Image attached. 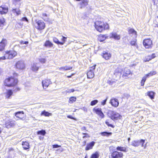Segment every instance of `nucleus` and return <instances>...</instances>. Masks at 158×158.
Wrapping results in <instances>:
<instances>
[{"mask_svg":"<svg viewBox=\"0 0 158 158\" xmlns=\"http://www.w3.org/2000/svg\"><path fill=\"white\" fill-rule=\"evenodd\" d=\"M95 27L97 31L101 32L103 31L108 29L109 25L106 23L97 21L95 23Z\"/></svg>","mask_w":158,"mask_h":158,"instance_id":"f257e3e1","label":"nucleus"},{"mask_svg":"<svg viewBox=\"0 0 158 158\" xmlns=\"http://www.w3.org/2000/svg\"><path fill=\"white\" fill-rule=\"evenodd\" d=\"M20 5V0H13L11 12L16 15H20L21 14V11L19 7Z\"/></svg>","mask_w":158,"mask_h":158,"instance_id":"f03ea898","label":"nucleus"},{"mask_svg":"<svg viewBox=\"0 0 158 158\" xmlns=\"http://www.w3.org/2000/svg\"><path fill=\"white\" fill-rule=\"evenodd\" d=\"M18 81L17 79L14 78L12 77H10L5 79L4 81V83L5 86L11 87L16 85Z\"/></svg>","mask_w":158,"mask_h":158,"instance_id":"7ed1b4c3","label":"nucleus"},{"mask_svg":"<svg viewBox=\"0 0 158 158\" xmlns=\"http://www.w3.org/2000/svg\"><path fill=\"white\" fill-rule=\"evenodd\" d=\"M108 114L111 119L113 120L120 118V114L115 111L110 110L108 111Z\"/></svg>","mask_w":158,"mask_h":158,"instance_id":"20e7f679","label":"nucleus"},{"mask_svg":"<svg viewBox=\"0 0 158 158\" xmlns=\"http://www.w3.org/2000/svg\"><path fill=\"white\" fill-rule=\"evenodd\" d=\"M35 22V26L36 29L39 30H42L44 28L45 24L43 21L41 20L36 19Z\"/></svg>","mask_w":158,"mask_h":158,"instance_id":"39448f33","label":"nucleus"},{"mask_svg":"<svg viewBox=\"0 0 158 158\" xmlns=\"http://www.w3.org/2000/svg\"><path fill=\"white\" fill-rule=\"evenodd\" d=\"M17 55V52L14 50H10L6 52L5 56H4L6 59H12Z\"/></svg>","mask_w":158,"mask_h":158,"instance_id":"423d86ee","label":"nucleus"},{"mask_svg":"<svg viewBox=\"0 0 158 158\" xmlns=\"http://www.w3.org/2000/svg\"><path fill=\"white\" fill-rule=\"evenodd\" d=\"M143 44L146 48H150L152 47V41L150 39H148L144 40Z\"/></svg>","mask_w":158,"mask_h":158,"instance_id":"0eeeda50","label":"nucleus"},{"mask_svg":"<svg viewBox=\"0 0 158 158\" xmlns=\"http://www.w3.org/2000/svg\"><path fill=\"white\" fill-rule=\"evenodd\" d=\"M145 142V140L142 139L140 140H134L132 142L131 145L135 147H138L140 144L143 147V145Z\"/></svg>","mask_w":158,"mask_h":158,"instance_id":"6e6552de","label":"nucleus"},{"mask_svg":"<svg viewBox=\"0 0 158 158\" xmlns=\"http://www.w3.org/2000/svg\"><path fill=\"white\" fill-rule=\"evenodd\" d=\"M16 68L19 69H23L25 68V64L23 61H18L15 65Z\"/></svg>","mask_w":158,"mask_h":158,"instance_id":"1a4fd4ad","label":"nucleus"},{"mask_svg":"<svg viewBox=\"0 0 158 158\" xmlns=\"http://www.w3.org/2000/svg\"><path fill=\"white\" fill-rule=\"evenodd\" d=\"M110 103L111 104L112 106L115 107H117L119 104L118 100L114 98H113L111 99Z\"/></svg>","mask_w":158,"mask_h":158,"instance_id":"9d476101","label":"nucleus"},{"mask_svg":"<svg viewBox=\"0 0 158 158\" xmlns=\"http://www.w3.org/2000/svg\"><path fill=\"white\" fill-rule=\"evenodd\" d=\"M111 156L113 158H121L123 156V153L121 152L114 151L112 153Z\"/></svg>","mask_w":158,"mask_h":158,"instance_id":"9b49d317","label":"nucleus"},{"mask_svg":"<svg viewBox=\"0 0 158 158\" xmlns=\"http://www.w3.org/2000/svg\"><path fill=\"white\" fill-rule=\"evenodd\" d=\"M102 56L106 60H108L111 57V54L108 51H103Z\"/></svg>","mask_w":158,"mask_h":158,"instance_id":"f8f14e48","label":"nucleus"},{"mask_svg":"<svg viewBox=\"0 0 158 158\" xmlns=\"http://www.w3.org/2000/svg\"><path fill=\"white\" fill-rule=\"evenodd\" d=\"M8 10V7L5 6H2L0 7V13L1 14L6 13Z\"/></svg>","mask_w":158,"mask_h":158,"instance_id":"ddd939ff","label":"nucleus"},{"mask_svg":"<svg viewBox=\"0 0 158 158\" xmlns=\"http://www.w3.org/2000/svg\"><path fill=\"white\" fill-rule=\"evenodd\" d=\"M7 43V40L6 39H3L0 42V51L3 50L5 48Z\"/></svg>","mask_w":158,"mask_h":158,"instance_id":"4468645a","label":"nucleus"},{"mask_svg":"<svg viewBox=\"0 0 158 158\" xmlns=\"http://www.w3.org/2000/svg\"><path fill=\"white\" fill-rule=\"evenodd\" d=\"M5 127L9 128L13 127L14 125V123L13 121L8 120L5 122Z\"/></svg>","mask_w":158,"mask_h":158,"instance_id":"2eb2a0df","label":"nucleus"},{"mask_svg":"<svg viewBox=\"0 0 158 158\" xmlns=\"http://www.w3.org/2000/svg\"><path fill=\"white\" fill-rule=\"evenodd\" d=\"M94 110L95 111L96 113L99 115L102 118H104V115L102 112L101 108H94Z\"/></svg>","mask_w":158,"mask_h":158,"instance_id":"dca6fc26","label":"nucleus"},{"mask_svg":"<svg viewBox=\"0 0 158 158\" xmlns=\"http://www.w3.org/2000/svg\"><path fill=\"white\" fill-rule=\"evenodd\" d=\"M15 115L17 117L22 119L24 117V113L23 111H19L15 113Z\"/></svg>","mask_w":158,"mask_h":158,"instance_id":"f3484780","label":"nucleus"},{"mask_svg":"<svg viewBox=\"0 0 158 158\" xmlns=\"http://www.w3.org/2000/svg\"><path fill=\"white\" fill-rule=\"evenodd\" d=\"M95 142L94 141H92L89 143H87L85 148V150L88 151L89 150L92 149L93 147L94 146Z\"/></svg>","mask_w":158,"mask_h":158,"instance_id":"a211bd4d","label":"nucleus"},{"mask_svg":"<svg viewBox=\"0 0 158 158\" xmlns=\"http://www.w3.org/2000/svg\"><path fill=\"white\" fill-rule=\"evenodd\" d=\"M50 81L48 80H45L42 82V85L44 89H46L49 85Z\"/></svg>","mask_w":158,"mask_h":158,"instance_id":"6ab92c4d","label":"nucleus"},{"mask_svg":"<svg viewBox=\"0 0 158 158\" xmlns=\"http://www.w3.org/2000/svg\"><path fill=\"white\" fill-rule=\"evenodd\" d=\"M111 37L114 38L116 40H119L120 39V36L115 32H112L110 34Z\"/></svg>","mask_w":158,"mask_h":158,"instance_id":"aec40b11","label":"nucleus"},{"mask_svg":"<svg viewBox=\"0 0 158 158\" xmlns=\"http://www.w3.org/2000/svg\"><path fill=\"white\" fill-rule=\"evenodd\" d=\"M22 145L23 148L25 150H27L30 148L29 143L27 141L23 142Z\"/></svg>","mask_w":158,"mask_h":158,"instance_id":"412c9836","label":"nucleus"},{"mask_svg":"<svg viewBox=\"0 0 158 158\" xmlns=\"http://www.w3.org/2000/svg\"><path fill=\"white\" fill-rule=\"evenodd\" d=\"M13 92L11 90L9 89L7 91L6 93L5 97L7 98H10L11 96L12 95Z\"/></svg>","mask_w":158,"mask_h":158,"instance_id":"4be33fe9","label":"nucleus"},{"mask_svg":"<svg viewBox=\"0 0 158 158\" xmlns=\"http://www.w3.org/2000/svg\"><path fill=\"white\" fill-rule=\"evenodd\" d=\"M88 2L86 0H82L80 3V8L82 9L88 5Z\"/></svg>","mask_w":158,"mask_h":158,"instance_id":"5701e85b","label":"nucleus"},{"mask_svg":"<svg viewBox=\"0 0 158 158\" xmlns=\"http://www.w3.org/2000/svg\"><path fill=\"white\" fill-rule=\"evenodd\" d=\"M37 63H34L32 65L31 69L33 71L36 72L38 70L39 67L37 65Z\"/></svg>","mask_w":158,"mask_h":158,"instance_id":"b1692460","label":"nucleus"},{"mask_svg":"<svg viewBox=\"0 0 158 158\" xmlns=\"http://www.w3.org/2000/svg\"><path fill=\"white\" fill-rule=\"evenodd\" d=\"M131 72L130 70L127 68H125L124 72V73L123 74V77H127L128 76L130 75Z\"/></svg>","mask_w":158,"mask_h":158,"instance_id":"393cba45","label":"nucleus"},{"mask_svg":"<svg viewBox=\"0 0 158 158\" xmlns=\"http://www.w3.org/2000/svg\"><path fill=\"white\" fill-rule=\"evenodd\" d=\"M52 115V114L51 113H49L45 110L42 111L40 114L41 116H44L46 117H48L50 116H51Z\"/></svg>","mask_w":158,"mask_h":158,"instance_id":"a878e982","label":"nucleus"},{"mask_svg":"<svg viewBox=\"0 0 158 158\" xmlns=\"http://www.w3.org/2000/svg\"><path fill=\"white\" fill-rule=\"evenodd\" d=\"M94 73L93 71H89L87 73V76L88 78H92L94 77Z\"/></svg>","mask_w":158,"mask_h":158,"instance_id":"bb28decb","label":"nucleus"},{"mask_svg":"<svg viewBox=\"0 0 158 158\" xmlns=\"http://www.w3.org/2000/svg\"><path fill=\"white\" fill-rule=\"evenodd\" d=\"M121 71L119 69H116L114 72V74L115 75L116 77H119L121 75Z\"/></svg>","mask_w":158,"mask_h":158,"instance_id":"cd10ccee","label":"nucleus"},{"mask_svg":"<svg viewBox=\"0 0 158 158\" xmlns=\"http://www.w3.org/2000/svg\"><path fill=\"white\" fill-rule=\"evenodd\" d=\"M53 45V44L49 40L46 41L44 45V46L46 47H52Z\"/></svg>","mask_w":158,"mask_h":158,"instance_id":"c85d7f7f","label":"nucleus"},{"mask_svg":"<svg viewBox=\"0 0 158 158\" xmlns=\"http://www.w3.org/2000/svg\"><path fill=\"white\" fill-rule=\"evenodd\" d=\"M100 134L103 136H106L107 137H108L109 136L111 135L112 134V133L111 132H108L107 131H104L102 132Z\"/></svg>","mask_w":158,"mask_h":158,"instance_id":"c756f323","label":"nucleus"},{"mask_svg":"<svg viewBox=\"0 0 158 158\" xmlns=\"http://www.w3.org/2000/svg\"><path fill=\"white\" fill-rule=\"evenodd\" d=\"M116 149L117 150L124 152H127V149L125 147L118 146Z\"/></svg>","mask_w":158,"mask_h":158,"instance_id":"7c9ffc66","label":"nucleus"},{"mask_svg":"<svg viewBox=\"0 0 158 158\" xmlns=\"http://www.w3.org/2000/svg\"><path fill=\"white\" fill-rule=\"evenodd\" d=\"M148 95L151 99L154 98L155 93L153 91H149L148 93Z\"/></svg>","mask_w":158,"mask_h":158,"instance_id":"2f4dec72","label":"nucleus"},{"mask_svg":"<svg viewBox=\"0 0 158 158\" xmlns=\"http://www.w3.org/2000/svg\"><path fill=\"white\" fill-rule=\"evenodd\" d=\"M99 155L98 152H96L95 153L92 154L90 158H98Z\"/></svg>","mask_w":158,"mask_h":158,"instance_id":"473e14b6","label":"nucleus"},{"mask_svg":"<svg viewBox=\"0 0 158 158\" xmlns=\"http://www.w3.org/2000/svg\"><path fill=\"white\" fill-rule=\"evenodd\" d=\"M53 41L58 44H62L63 43H60L59 40L56 37H54L53 38Z\"/></svg>","mask_w":158,"mask_h":158,"instance_id":"72a5a7b5","label":"nucleus"},{"mask_svg":"<svg viewBox=\"0 0 158 158\" xmlns=\"http://www.w3.org/2000/svg\"><path fill=\"white\" fill-rule=\"evenodd\" d=\"M5 22V20L3 18H0V27H2L4 26Z\"/></svg>","mask_w":158,"mask_h":158,"instance_id":"f704fd0d","label":"nucleus"},{"mask_svg":"<svg viewBox=\"0 0 158 158\" xmlns=\"http://www.w3.org/2000/svg\"><path fill=\"white\" fill-rule=\"evenodd\" d=\"M37 134L38 135H44L46 134V131L45 130H41L38 131L37 132Z\"/></svg>","mask_w":158,"mask_h":158,"instance_id":"c9c22d12","label":"nucleus"},{"mask_svg":"<svg viewBox=\"0 0 158 158\" xmlns=\"http://www.w3.org/2000/svg\"><path fill=\"white\" fill-rule=\"evenodd\" d=\"M129 34H132L135 35H136L137 32L133 29H130L129 30Z\"/></svg>","mask_w":158,"mask_h":158,"instance_id":"e433bc0d","label":"nucleus"},{"mask_svg":"<svg viewBox=\"0 0 158 158\" xmlns=\"http://www.w3.org/2000/svg\"><path fill=\"white\" fill-rule=\"evenodd\" d=\"M67 38L64 36H62V38L61 39L62 42H60V43H63L62 44H60V45H63L64 44L65 42L66 41Z\"/></svg>","mask_w":158,"mask_h":158,"instance_id":"4c0bfd02","label":"nucleus"},{"mask_svg":"<svg viewBox=\"0 0 158 158\" xmlns=\"http://www.w3.org/2000/svg\"><path fill=\"white\" fill-rule=\"evenodd\" d=\"M130 43L131 46H136L137 45V44L136 43V40L134 39L133 40L131 41Z\"/></svg>","mask_w":158,"mask_h":158,"instance_id":"58836bf2","label":"nucleus"},{"mask_svg":"<svg viewBox=\"0 0 158 158\" xmlns=\"http://www.w3.org/2000/svg\"><path fill=\"white\" fill-rule=\"evenodd\" d=\"M98 102V101L97 100H95L92 101L90 103V105L93 106L96 104Z\"/></svg>","mask_w":158,"mask_h":158,"instance_id":"ea45409f","label":"nucleus"},{"mask_svg":"<svg viewBox=\"0 0 158 158\" xmlns=\"http://www.w3.org/2000/svg\"><path fill=\"white\" fill-rule=\"evenodd\" d=\"M39 61L42 63H44L46 61V59L45 58H41L39 59Z\"/></svg>","mask_w":158,"mask_h":158,"instance_id":"a19ab883","label":"nucleus"},{"mask_svg":"<svg viewBox=\"0 0 158 158\" xmlns=\"http://www.w3.org/2000/svg\"><path fill=\"white\" fill-rule=\"evenodd\" d=\"M76 98L75 97H72L69 99V101L71 102H75L76 101Z\"/></svg>","mask_w":158,"mask_h":158,"instance_id":"79ce46f5","label":"nucleus"},{"mask_svg":"<svg viewBox=\"0 0 158 158\" xmlns=\"http://www.w3.org/2000/svg\"><path fill=\"white\" fill-rule=\"evenodd\" d=\"M82 134L83 135H84L82 137L83 138V139H84L85 138H89L90 137V136L87 133H82Z\"/></svg>","mask_w":158,"mask_h":158,"instance_id":"37998d69","label":"nucleus"},{"mask_svg":"<svg viewBox=\"0 0 158 158\" xmlns=\"http://www.w3.org/2000/svg\"><path fill=\"white\" fill-rule=\"evenodd\" d=\"M105 123L108 127H110L112 128H114V127L113 125L110 124L109 122L107 121H106Z\"/></svg>","mask_w":158,"mask_h":158,"instance_id":"c03bdc74","label":"nucleus"},{"mask_svg":"<svg viewBox=\"0 0 158 158\" xmlns=\"http://www.w3.org/2000/svg\"><path fill=\"white\" fill-rule=\"evenodd\" d=\"M64 68V70H70L72 69V67H69L67 66H65Z\"/></svg>","mask_w":158,"mask_h":158,"instance_id":"a18cd8bd","label":"nucleus"},{"mask_svg":"<svg viewBox=\"0 0 158 158\" xmlns=\"http://www.w3.org/2000/svg\"><path fill=\"white\" fill-rule=\"evenodd\" d=\"M96 65H94L92 67H91L89 68V71H93L94 72L96 67Z\"/></svg>","mask_w":158,"mask_h":158,"instance_id":"49530a36","label":"nucleus"},{"mask_svg":"<svg viewBox=\"0 0 158 158\" xmlns=\"http://www.w3.org/2000/svg\"><path fill=\"white\" fill-rule=\"evenodd\" d=\"M156 57V56H155V54H153L151 56V57H150V58H149V59L148 60H147L146 61H148L149 60H151L152 59Z\"/></svg>","mask_w":158,"mask_h":158,"instance_id":"de8ad7c7","label":"nucleus"},{"mask_svg":"<svg viewBox=\"0 0 158 158\" xmlns=\"http://www.w3.org/2000/svg\"><path fill=\"white\" fill-rule=\"evenodd\" d=\"M107 97L106 98L103 100L102 102H101V104L103 106H104L106 104V102L107 101Z\"/></svg>","mask_w":158,"mask_h":158,"instance_id":"09e8293b","label":"nucleus"},{"mask_svg":"<svg viewBox=\"0 0 158 158\" xmlns=\"http://www.w3.org/2000/svg\"><path fill=\"white\" fill-rule=\"evenodd\" d=\"M20 43L21 44H28V42L27 41H24L23 40H21L20 42Z\"/></svg>","mask_w":158,"mask_h":158,"instance_id":"8fccbe9b","label":"nucleus"},{"mask_svg":"<svg viewBox=\"0 0 158 158\" xmlns=\"http://www.w3.org/2000/svg\"><path fill=\"white\" fill-rule=\"evenodd\" d=\"M21 20L23 21H25L27 22H28L27 19L26 17H24L22 18L21 19Z\"/></svg>","mask_w":158,"mask_h":158,"instance_id":"3c124183","label":"nucleus"},{"mask_svg":"<svg viewBox=\"0 0 158 158\" xmlns=\"http://www.w3.org/2000/svg\"><path fill=\"white\" fill-rule=\"evenodd\" d=\"M42 18L45 21H48L49 19L48 16L46 17H42Z\"/></svg>","mask_w":158,"mask_h":158,"instance_id":"603ef678","label":"nucleus"},{"mask_svg":"<svg viewBox=\"0 0 158 158\" xmlns=\"http://www.w3.org/2000/svg\"><path fill=\"white\" fill-rule=\"evenodd\" d=\"M61 147V146L57 144L52 145V148H57Z\"/></svg>","mask_w":158,"mask_h":158,"instance_id":"864d4df0","label":"nucleus"},{"mask_svg":"<svg viewBox=\"0 0 158 158\" xmlns=\"http://www.w3.org/2000/svg\"><path fill=\"white\" fill-rule=\"evenodd\" d=\"M74 91V89H68L66 90V92L68 93L73 92Z\"/></svg>","mask_w":158,"mask_h":158,"instance_id":"5fc2aeb1","label":"nucleus"},{"mask_svg":"<svg viewBox=\"0 0 158 158\" xmlns=\"http://www.w3.org/2000/svg\"><path fill=\"white\" fill-rule=\"evenodd\" d=\"M150 73L152 76H153L155 75L156 73V71H152L150 72Z\"/></svg>","mask_w":158,"mask_h":158,"instance_id":"6e6d98bb","label":"nucleus"},{"mask_svg":"<svg viewBox=\"0 0 158 158\" xmlns=\"http://www.w3.org/2000/svg\"><path fill=\"white\" fill-rule=\"evenodd\" d=\"M67 117L68 118H70V119H75V118L71 115H68L67 116Z\"/></svg>","mask_w":158,"mask_h":158,"instance_id":"4d7b16f0","label":"nucleus"},{"mask_svg":"<svg viewBox=\"0 0 158 158\" xmlns=\"http://www.w3.org/2000/svg\"><path fill=\"white\" fill-rule=\"evenodd\" d=\"M147 77H146V76H145L143 77L142 81H143V82H145L146 80Z\"/></svg>","mask_w":158,"mask_h":158,"instance_id":"13d9d810","label":"nucleus"},{"mask_svg":"<svg viewBox=\"0 0 158 158\" xmlns=\"http://www.w3.org/2000/svg\"><path fill=\"white\" fill-rule=\"evenodd\" d=\"M81 130L82 131H84V130H86V131H87V130H86V127H82L81 128Z\"/></svg>","mask_w":158,"mask_h":158,"instance_id":"bf43d9fd","label":"nucleus"},{"mask_svg":"<svg viewBox=\"0 0 158 158\" xmlns=\"http://www.w3.org/2000/svg\"><path fill=\"white\" fill-rule=\"evenodd\" d=\"M20 90V89L19 88H16L15 89L13 90V91L15 92H17V91H19Z\"/></svg>","mask_w":158,"mask_h":158,"instance_id":"052dcab7","label":"nucleus"},{"mask_svg":"<svg viewBox=\"0 0 158 158\" xmlns=\"http://www.w3.org/2000/svg\"><path fill=\"white\" fill-rule=\"evenodd\" d=\"M5 60V57H4V56L0 57V61Z\"/></svg>","mask_w":158,"mask_h":158,"instance_id":"680f3d73","label":"nucleus"},{"mask_svg":"<svg viewBox=\"0 0 158 158\" xmlns=\"http://www.w3.org/2000/svg\"><path fill=\"white\" fill-rule=\"evenodd\" d=\"M85 111L86 112L87 111V108L85 107H83L82 109H81Z\"/></svg>","mask_w":158,"mask_h":158,"instance_id":"e2e57ef3","label":"nucleus"},{"mask_svg":"<svg viewBox=\"0 0 158 158\" xmlns=\"http://www.w3.org/2000/svg\"><path fill=\"white\" fill-rule=\"evenodd\" d=\"M146 76L147 77H148L150 76H152V75L150 73L147 74L146 75Z\"/></svg>","mask_w":158,"mask_h":158,"instance_id":"0e129e2a","label":"nucleus"},{"mask_svg":"<svg viewBox=\"0 0 158 158\" xmlns=\"http://www.w3.org/2000/svg\"><path fill=\"white\" fill-rule=\"evenodd\" d=\"M47 16H48L47 15V14H46V13H43L42 17H44V16L46 17Z\"/></svg>","mask_w":158,"mask_h":158,"instance_id":"69168bd1","label":"nucleus"},{"mask_svg":"<svg viewBox=\"0 0 158 158\" xmlns=\"http://www.w3.org/2000/svg\"><path fill=\"white\" fill-rule=\"evenodd\" d=\"M14 150V149L12 148H10L9 149V152H11V151H13Z\"/></svg>","mask_w":158,"mask_h":158,"instance_id":"338daca9","label":"nucleus"},{"mask_svg":"<svg viewBox=\"0 0 158 158\" xmlns=\"http://www.w3.org/2000/svg\"><path fill=\"white\" fill-rule=\"evenodd\" d=\"M86 141L85 140L83 142V146H85L86 144Z\"/></svg>","mask_w":158,"mask_h":158,"instance_id":"774afa93","label":"nucleus"}]
</instances>
